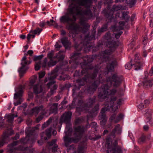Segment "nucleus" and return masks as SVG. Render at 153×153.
Instances as JSON below:
<instances>
[{
	"mask_svg": "<svg viewBox=\"0 0 153 153\" xmlns=\"http://www.w3.org/2000/svg\"><path fill=\"white\" fill-rule=\"evenodd\" d=\"M55 57L58 59V61H62L64 59V56L62 54L60 55L59 56L57 55L55 56Z\"/></svg>",
	"mask_w": 153,
	"mask_h": 153,
	"instance_id": "nucleus-57",
	"label": "nucleus"
},
{
	"mask_svg": "<svg viewBox=\"0 0 153 153\" xmlns=\"http://www.w3.org/2000/svg\"><path fill=\"white\" fill-rule=\"evenodd\" d=\"M40 62H39L35 65V69L36 71H37L40 69L41 67L40 66Z\"/></svg>",
	"mask_w": 153,
	"mask_h": 153,
	"instance_id": "nucleus-59",
	"label": "nucleus"
},
{
	"mask_svg": "<svg viewBox=\"0 0 153 153\" xmlns=\"http://www.w3.org/2000/svg\"><path fill=\"white\" fill-rule=\"evenodd\" d=\"M97 25H94L93 27V29L90 34H89L85 36L84 41L78 45L75 44V47L77 49L81 51L83 48H85L88 46L90 41L92 39H95L96 33V28Z\"/></svg>",
	"mask_w": 153,
	"mask_h": 153,
	"instance_id": "nucleus-6",
	"label": "nucleus"
},
{
	"mask_svg": "<svg viewBox=\"0 0 153 153\" xmlns=\"http://www.w3.org/2000/svg\"><path fill=\"white\" fill-rule=\"evenodd\" d=\"M106 43V46L109 48V49L106 50L111 51V53L114 51L118 46L117 43L114 40L107 41Z\"/></svg>",
	"mask_w": 153,
	"mask_h": 153,
	"instance_id": "nucleus-19",
	"label": "nucleus"
},
{
	"mask_svg": "<svg viewBox=\"0 0 153 153\" xmlns=\"http://www.w3.org/2000/svg\"><path fill=\"white\" fill-rule=\"evenodd\" d=\"M43 57V55L42 54L38 56H35L33 57V60L36 61L41 59Z\"/></svg>",
	"mask_w": 153,
	"mask_h": 153,
	"instance_id": "nucleus-50",
	"label": "nucleus"
},
{
	"mask_svg": "<svg viewBox=\"0 0 153 153\" xmlns=\"http://www.w3.org/2000/svg\"><path fill=\"white\" fill-rule=\"evenodd\" d=\"M109 106L108 105L107 107L105 106L102 108L101 110V114H105L106 111L109 110Z\"/></svg>",
	"mask_w": 153,
	"mask_h": 153,
	"instance_id": "nucleus-49",
	"label": "nucleus"
},
{
	"mask_svg": "<svg viewBox=\"0 0 153 153\" xmlns=\"http://www.w3.org/2000/svg\"><path fill=\"white\" fill-rule=\"evenodd\" d=\"M3 117H0V127L3 126L4 125V119L2 120Z\"/></svg>",
	"mask_w": 153,
	"mask_h": 153,
	"instance_id": "nucleus-63",
	"label": "nucleus"
},
{
	"mask_svg": "<svg viewBox=\"0 0 153 153\" xmlns=\"http://www.w3.org/2000/svg\"><path fill=\"white\" fill-rule=\"evenodd\" d=\"M27 57L25 56V54H24V56L23 57L21 61V65L22 66L18 69V72L21 77L24 76L26 71L29 68V67L27 66L30 64L32 61L31 60H27Z\"/></svg>",
	"mask_w": 153,
	"mask_h": 153,
	"instance_id": "nucleus-9",
	"label": "nucleus"
},
{
	"mask_svg": "<svg viewBox=\"0 0 153 153\" xmlns=\"http://www.w3.org/2000/svg\"><path fill=\"white\" fill-rule=\"evenodd\" d=\"M13 134V131L10 129L6 130L3 133L1 140L0 141V147L3 146L5 144H7L9 140V137Z\"/></svg>",
	"mask_w": 153,
	"mask_h": 153,
	"instance_id": "nucleus-12",
	"label": "nucleus"
},
{
	"mask_svg": "<svg viewBox=\"0 0 153 153\" xmlns=\"http://www.w3.org/2000/svg\"><path fill=\"white\" fill-rule=\"evenodd\" d=\"M52 128L50 127L45 131V134L47 137H45L44 139L45 140L47 139V137L48 138H50L51 136V132L52 130Z\"/></svg>",
	"mask_w": 153,
	"mask_h": 153,
	"instance_id": "nucleus-37",
	"label": "nucleus"
},
{
	"mask_svg": "<svg viewBox=\"0 0 153 153\" xmlns=\"http://www.w3.org/2000/svg\"><path fill=\"white\" fill-rule=\"evenodd\" d=\"M7 117L8 122L10 123H12L14 120V114H12L11 115H9L7 116Z\"/></svg>",
	"mask_w": 153,
	"mask_h": 153,
	"instance_id": "nucleus-45",
	"label": "nucleus"
},
{
	"mask_svg": "<svg viewBox=\"0 0 153 153\" xmlns=\"http://www.w3.org/2000/svg\"><path fill=\"white\" fill-rule=\"evenodd\" d=\"M140 151L139 147L136 146H134V147L133 153H139Z\"/></svg>",
	"mask_w": 153,
	"mask_h": 153,
	"instance_id": "nucleus-56",
	"label": "nucleus"
},
{
	"mask_svg": "<svg viewBox=\"0 0 153 153\" xmlns=\"http://www.w3.org/2000/svg\"><path fill=\"white\" fill-rule=\"evenodd\" d=\"M78 4L80 6H85L86 9L83 10L82 13L83 15L86 16L88 20L92 18L93 16V14L90 9V7L87 4H91L92 2V0H77Z\"/></svg>",
	"mask_w": 153,
	"mask_h": 153,
	"instance_id": "nucleus-8",
	"label": "nucleus"
},
{
	"mask_svg": "<svg viewBox=\"0 0 153 153\" xmlns=\"http://www.w3.org/2000/svg\"><path fill=\"white\" fill-rule=\"evenodd\" d=\"M132 60H131L130 62H129L127 64H126L125 65V68L126 69H127L128 70L130 69L131 68V67L134 65L133 64L132 65V63H131Z\"/></svg>",
	"mask_w": 153,
	"mask_h": 153,
	"instance_id": "nucleus-51",
	"label": "nucleus"
},
{
	"mask_svg": "<svg viewBox=\"0 0 153 153\" xmlns=\"http://www.w3.org/2000/svg\"><path fill=\"white\" fill-rule=\"evenodd\" d=\"M31 111L33 113H35L37 114L40 112L41 114L43 115L47 113L46 109L44 108L43 105H41L32 108Z\"/></svg>",
	"mask_w": 153,
	"mask_h": 153,
	"instance_id": "nucleus-17",
	"label": "nucleus"
},
{
	"mask_svg": "<svg viewBox=\"0 0 153 153\" xmlns=\"http://www.w3.org/2000/svg\"><path fill=\"white\" fill-rule=\"evenodd\" d=\"M60 150L58 148V146L57 144H55L52 148V152L54 153H60Z\"/></svg>",
	"mask_w": 153,
	"mask_h": 153,
	"instance_id": "nucleus-40",
	"label": "nucleus"
},
{
	"mask_svg": "<svg viewBox=\"0 0 153 153\" xmlns=\"http://www.w3.org/2000/svg\"><path fill=\"white\" fill-rule=\"evenodd\" d=\"M74 134L80 140L82 138L83 133L86 131L85 126H74Z\"/></svg>",
	"mask_w": 153,
	"mask_h": 153,
	"instance_id": "nucleus-14",
	"label": "nucleus"
},
{
	"mask_svg": "<svg viewBox=\"0 0 153 153\" xmlns=\"http://www.w3.org/2000/svg\"><path fill=\"white\" fill-rule=\"evenodd\" d=\"M109 137L106 139V146L107 153H123L122 148L118 144L117 140L111 141Z\"/></svg>",
	"mask_w": 153,
	"mask_h": 153,
	"instance_id": "nucleus-5",
	"label": "nucleus"
},
{
	"mask_svg": "<svg viewBox=\"0 0 153 153\" xmlns=\"http://www.w3.org/2000/svg\"><path fill=\"white\" fill-rule=\"evenodd\" d=\"M81 65L82 68V70L81 72L82 75H83L84 74H86L88 70L89 69V67H87V66H85V65H82L81 64Z\"/></svg>",
	"mask_w": 153,
	"mask_h": 153,
	"instance_id": "nucleus-39",
	"label": "nucleus"
},
{
	"mask_svg": "<svg viewBox=\"0 0 153 153\" xmlns=\"http://www.w3.org/2000/svg\"><path fill=\"white\" fill-rule=\"evenodd\" d=\"M57 62L56 61H53L52 59V61L50 60V61L48 63V66L50 67L51 66H54L56 65Z\"/></svg>",
	"mask_w": 153,
	"mask_h": 153,
	"instance_id": "nucleus-48",
	"label": "nucleus"
},
{
	"mask_svg": "<svg viewBox=\"0 0 153 153\" xmlns=\"http://www.w3.org/2000/svg\"><path fill=\"white\" fill-rule=\"evenodd\" d=\"M125 22L123 21H120V22L119 23V24L120 25L119 27H117L115 26H114L113 27V28L116 30H117L118 29H119V30H122L123 29V27L125 25Z\"/></svg>",
	"mask_w": 153,
	"mask_h": 153,
	"instance_id": "nucleus-34",
	"label": "nucleus"
},
{
	"mask_svg": "<svg viewBox=\"0 0 153 153\" xmlns=\"http://www.w3.org/2000/svg\"><path fill=\"white\" fill-rule=\"evenodd\" d=\"M25 85H21L19 86L18 89L19 90L17 92H16L14 94V99H17L18 98L19 99V98H21L23 92V90L25 88Z\"/></svg>",
	"mask_w": 153,
	"mask_h": 153,
	"instance_id": "nucleus-24",
	"label": "nucleus"
},
{
	"mask_svg": "<svg viewBox=\"0 0 153 153\" xmlns=\"http://www.w3.org/2000/svg\"><path fill=\"white\" fill-rule=\"evenodd\" d=\"M146 113L145 115L146 119H148L152 117V115L153 113L152 110L150 109H148L146 111Z\"/></svg>",
	"mask_w": 153,
	"mask_h": 153,
	"instance_id": "nucleus-38",
	"label": "nucleus"
},
{
	"mask_svg": "<svg viewBox=\"0 0 153 153\" xmlns=\"http://www.w3.org/2000/svg\"><path fill=\"white\" fill-rule=\"evenodd\" d=\"M147 120V122L149 124V125L151 126H153V120L152 117L148 118L146 119Z\"/></svg>",
	"mask_w": 153,
	"mask_h": 153,
	"instance_id": "nucleus-54",
	"label": "nucleus"
},
{
	"mask_svg": "<svg viewBox=\"0 0 153 153\" xmlns=\"http://www.w3.org/2000/svg\"><path fill=\"white\" fill-rule=\"evenodd\" d=\"M100 120H107L106 115L105 114H101L99 116Z\"/></svg>",
	"mask_w": 153,
	"mask_h": 153,
	"instance_id": "nucleus-58",
	"label": "nucleus"
},
{
	"mask_svg": "<svg viewBox=\"0 0 153 153\" xmlns=\"http://www.w3.org/2000/svg\"><path fill=\"white\" fill-rule=\"evenodd\" d=\"M101 120L100 122V124L102 126H104L106 124V123L107 120Z\"/></svg>",
	"mask_w": 153,
	"mask_h": 153,
	"instance_id": "nucleus-62",
	"label": "nucleus"
},
{
	"mask_svg": "<svg viewBox=\"0 0 153 153\" xmlns=\"http://www.w3.org/2000/svg\"><path fill=\"white\" fill-rule=\"evenodd\" d=\"M146 140V137L144 136H142L141 137L139 138L138 140V142L140 143H142L145 141Z\"/></svg>",
	"mask_w": 153,
	"mask_h": 153,
	"instance_id": "nucleus-52",
	"label": "nucleus"
},
{
	"mask_svg": "<svg viewBox=\"0 0 153 153\" xmlns=\"http://www.w3.org/2000/svg\"><path fill=\"white\" fill-rule=\"evenodd\" d=\"M42 29L39 28V27H37L36 29L33 31H31L30 32L34 34H37L38 35H39L40 33L42 31Z\"/></svg>",
	"mask_w": 153,
	"mask_h": 153,
	"instance_id": "nucleus-42",
	"label": "nucleus"
},
{
	"mask_svg": "<svg viewBox=\"0 0 153 153\" xmlns=\"http://www.w3.org/2000/svg\"><path fill=\"white\" fill-rule=\"evenodd\" d=\"M53 119V117H50L46 123L42 125V128L44 129L48 126L52 122V120Z\"/></svg>",
	"mask_w": 153,
	"mask_h": 153,
	"instance_id": "nucleus-36",
	"label": "nucleus"
},
{
	"mask_svg": "<svg viewBox=\"0 0 153 153\" xmlns=\"http://www.w3.org/2000/svg\"><path fill=\"white\" fill-rule=\"evenodd\" d=\"M123 80V78L121 76L118 75L117 73H115L112 75V81L114 83L113 86L114 88L118 87Z\"/></svg>",
	"mask_w": 153,
	"mask_h": 153,
	"instance_id": "nucleus-16",
	"label": "nucleus"
},
{
	"mask_svg": "<svg viewBox=\"0 0 153 153\" xmlns=\"http://www.w3.org/2000/svg\"><path fill=\"white\" fill-rule=\"evenodd\" d=\"M94 69L93 72L89 74V77L92 80H94L96 78L100 68L98 65H95L94 66H91L89 67V69Z\"/></svg>",
	"mask_w": 153,
	"mask_h": 153,
	"instance_id": "nucleus-18",
	"label": "nucleus"
},
{
	"mask_svg": "<svg viewBox=\"0 0 153 153\" xmlns=\"http://www.w3.org/2000/svg\"><path fill=\"white\" fill-rule=\"evenodd\" d=\"M123 115L122 114H120L119 115L115 118L114 122L115 123L118 122L123 117Z\"/></svg>",
	"mask_w": 153,
	"mask_h": 153,
	"instance_id": "nucleus-47",
	"label": "nucleus"
},
{
	"mask_svg": "<svg viewBox=\"0 0 153 153\" xmlns=\"http://www.w3.org/2000/svg\"><path fill=\"white\" fill-rule=\"evenodd\" d=\"M56 139H54L52 140L51 141L49 142H48V144L50 146H53V145H55V143L56 141Z\"/></svg>",
	"mask_w": 153,
	"mask_h": 153,
	"instance_id": "nucleus-55",
	"label": "nucleus"
},
{
	"mask_svg": "<svg viewBox=\"0 0 153 153\" xmlns=\"http://www.w3.org/2000/svg\"><path fill=\"white\" fill-rule=\"evenodd\" d=\"M105 81L101 74H99L98 77L97 79L95 80L94 82L90 85L88 89V91H91L93 93L97 88L100 83H103Z\"/></svg>",
	"mask_w": 153,
	"mask_h": 153,
	"instance_id": "nucleus-11",
	"label": "nucleus"
},
{
	"mask_svg": "<svg viewBox=\"0 0 153 153\" xmlns=\"http://www.w3.org/2000/svg\"><path fill=\"white\" fill-rule=\"evenodd\" d=\"M22 98H19L18 100L16 102L14 103V105L15 106H17L20 104L22 102Z\"/></svg>",
	"mask_w": 153,
	"mask_h": 153,
	"instance_id": "nucleus-53",
	"label": "nucleus"
},
{
	"mask_svg": "<svg viewBox=\"0 0 153 153\" xmlns=\"http://www.w3.org/2000/svg\"><path fill=\"white\" fill-rule=\"evenodd\" d=\"M53 51H51V52L48 53L47 55V56L48 57L50 60L52 61V59L53 56Z\"/></svg>",
	"mask_w": 153,
	"mask_h": 153,
	"instance_id": "nucleus-60",
	"label": "nucleus"
},
{
	"mask_svg": "<svg viewBox=\"0 0 153 153\" xmlns=\"http://www.w3.org/2000/svg\"><path fill=\"white\" fill-rule=\"evenodd\" d=\"M70 129L68 130V131L66 132V135L64 137V140L65 142V146L67 147L68 151V152L70 150L72 147V145L69 146V144L72 142H74V143H76L79 140L76 136H75L74 138V137H70L68 136L71 135L72 131H71L69 132Z\"/></svg>",
	"mask_w": 153,
	"mask_h": 153,
	"instance_id": "nucleus-10",
	"label": "nucleus"
},
{
	"mask_svg": "<svg viewBox=\"0 0 153 153\" xmlns=\"http://www.w3.org/2000/svg\"><path fill=\"white\" fill-rule=\"evenodd\" d=\"M129 13V12L128 11L122 12L121 18L122 19H124L126 22H128L130 19Z\"/></svg>",
	"mask_w": 153,
	"mask_h": 153,
	"instance_id": "nucleus-33",
	"label": "nucleus"
},
{
	"mask_svg": "<svg viewBox=\"0 0 153 153\" xmlns=\"http://www.w3.org/2000/svg\"><path fill=\"white\" fill-rule=\"evenodd\" d=\"M80 53L78 52L74 53L71 55L70 58L72 59L73 62L77 63L79 62L77 61L80 58Z\"/></svg>",
	"mask_w": 153,
	"mask_h": 153,
	"instance_id": "nucleus-31",
	"label": "nucleus"
},
{
	"mask_svg": "<svg viewBox=\"0 0 153 153\" xmlns=\"http://www.w3.org/2000/svg\"><path fill=\"white\" fill-rule=\"evenodd\" d=\"M61 42L65 47V49H70L71 47V42L66 37H64L62 38L61 39Z\"/></svg>",
	"mask_w": 153,
	"mask_h": 153,
	"instance_id": "nucleus-26",
	"label": "nucleus"
},
{
	"mask_svg": "<svg viewBox=\"0 0 153 153\" xmlns=\"http://www.w3.org/2000/svg\"><path fill=\"white\" fill-rule=\"evenodd\" d=\"M81 8V7L77 5L76 4L72 2L69 6V8H68V11L70 14L73 15L75 13L74 10L75 9L77 15H83L82 13L83 10L80 9Z\"/></svg>",
	"mask_w": 153,
	"mask_h": 153,
	"instance_id": "nucleus-13",
	"label": "nucleus"
},
{
	"mask_svg": "<svg viewBox=\"0 0 153 153\" xmlns=\"http://www.w3.org/2000/svg\"><path fill=\"white\" fill-rule=\"evenodd\" d=\"M151 51V49H149L147 50L143 49L142 53V56L144 57H146L147 55V54Z\"/></svg>",
	"mask_w": 153,
	"mask_h": 153,
	"instance_id": "nucleus-46",
	"label": "nucleus"
},
{
	"mask_svg": "<svg viewBox=\"0 0 153 153\" xmlns=\"http://www.w3.org/2000/svg\"><path fill=\"white\" fill-rule=\"evenodd\" d=\"M137 39V36L136 35H134L133 36L132 39L131 40V42L129 45L131 47V48H132L134 46V42Z\"/></svg>",
	"mask_w": 153,
	"mask_h": 153,
	"instance_id": "nucleus-44",
	"label": "nucleus"
},
{
	"mask_svg": "<svg viewBox=\"0 0 153 153\" xmlns=\"http://www.w3.org/2000/svg\"><path fill=\"white\" fill-rule=\"evenodd\" d=\"M33 90L35 94H37L42 92L43 89L41 85L37 84L33 86Z\"/></svg>",
	"mask_w": 153,
	"mask_h": 153,
	"instance_id": "nucleus-29",
	"label": "nucleus"
},
{
	"mask_svg": "<svg viewBox=\"0 0 153 153\" xmlns=\"http://www.w3.org/2000/svg\"><path fill=\"white\" fill-rule=\"evenodd\" d=\"M111 51L110 50L106 49L102 52L100 58H101V60H102L103 62L109 59L108 55L112 53Z\"/></svg>",
	"mask_w": 153,
	"mask_h": 153,
	"instance_id": "nucleus-25",
	"label": "nucleus"
},
{
	"mask_svg": "<svg viewBox=\"0 0 153 153\" xmlns=\"http://www.w3.org/2000/svg\"><path fill=\"white\" fill-rule=\"evenodd\" d=\"M117 90L115 89H109V87L107 84L102 85L99 88L98 97L100 101H103L108 98V95H114Z\"/></svg>",
	"mask_w": 153,
	"mask_h": 153,
	"instance_id": "nucleus-4",
	"label": "nucleus"
},
{
	"mask_svg": "<svg viewBox=\"0 0 153 153\" xmlns=\"http://www.w3.org/2000/svg\"><path fill=\"white\" fill-rule=\"evenodd\" d=\"M102 45V44H98V45L96 46L95 48H94L93 49V52H95L96 51H97L99 49V48L100 46V45Z\"/></svg>",
	"mask_w": 153,
	"mask_h": 153,
	"instance_id": "nucleus-61",
	"label": "nucleus"
},
{
	"mask_svg": "<svg viewBox=\"0 0 153 153\" xmlns=\"http://www.w3.org/2000/svg\"><path fill=\"white\" fill-rule=\"evenodd\" d=\"M76 20V17L75 15H72V18H71L69 16L65 15L61 16L60 19L61 23H66L69 25L67 28L68 30H76L79 28V25L75 22Z\"/></svg>",
	"mask_w": 153,
	"mask_h": 153,
	"instance_id": "nucleus-3",
	"label": "nucleus"
},
{
	"mask_svg": "<svg viewBox=\"0 0 153 153\" xmlns=\"http://www.w3.org/2000/svg\"><path fill=\"white\" fill-rule=\"evenodd\" d=\"M72 113L70 111L65 112L61 116L60 119L59 123H64L66 124L70 123Z\"/></svg>",
	"mask_w": 153,
	"mask_h": 153,
	"instance_id": "nucleus-15",
	"label": "nucleus"
},
{
	"mask_svg": "<svg viewBox=\"0 0 153 153\" xmlns=\"http://www.w3.org/2000/svg\"><path fill=\"white\" fill-rule=\"evenodd\" d=\"M123 32L122 31H120L118 33H116L115 35V37L117 39H118L120 35L122 34Z\"/></svg>",
	"mask_w": 153,
	"mask_h": 153,
	"instance_id": "nucleus-64",
	"label": "nucleus"
},
{
	"mask_svg": "<svg viewBox=\"0 0 153 153\" xmlns=\"http://www.w3.org/2000/svg\"><path fill=\"white\" fill-rule=\"evenodd\" d=\"M84 122V120L82 118H78L75 119L74 121L75 125H77L78 124H81Z\"/></svg>",
	"mask_w": 153,
	"mask_h": 153,
	"instance_id": "nucleus-41",
	"label": "nucleus"
},
{
	"mask_svg": "<svg viewBox=\"0 0 153 153\" xmlns=\"http://www.w3.org/2000/svg\"><path fill=\"white\" fill-rule=\"evenodd\" d=\"M110 8L109 6L108 5L107 10L105 9L103 10L104 15L108 19L106 20L108 23L111 22L114 19L113 15L115 11L123 9V6L120 5L114 4L113 6L111 9H110Z\"/></svg>",
	"mask_w": 153,
	"mask_h": 153,
	"instance_id": "nucleus-7",
	"label": "nucleus"
},
{
	"mask_svg": "<svg viewBox=\"0 0 153 153\" xmlns=\"http://www.w3.org/2000/svg\"><path fill=\"white\" fill-rule=\"evenodd\" d=\"M89 77V76L85 75V76L82 78V79H77L76 82L79 83V86L76 88V89L79 90L81 86H83L85 85L84 82H86V80Z\"/></svg>",
	"mask_w": 153,
	"mask_h": 153,
	"instance_id": "nucleus-27",
	"label": "nucleus"
},
{
	"mask_svg": "<svg viewBox=\"0 0 153 153\" xmlns=\"http://www.w3.org/2000/svg\"><path fill=\"white\" fill-rule=\"evenodd\" d=\"M125 3L131 7H132L135 4V1L134 0H125Z\"/></svg>",
	"mask_w": 153,
	"mask_h": 153,
	"instance_id": "nucleus-43",
	"label": "nucleus"
},
{
	"mask_svg": "<svg viewBox=\"0 0 153 153\" xmlns=\"http://www.w3.org/2000/svg\"><path fill=\"white\" fill-rule=\"evenodd\" d=\"M35 134V131L34 130H30L27 134V136L28 138L27 139V137L26 138V141L27 143H34L36 140L35 136L34 135Z\"/></svg>",
	"mask_w": 153,
	"mask_h": 153,
	"instance_id": "nucleus-20",
	"label": "nucleus"
},
{
	"mask_svg": "<svg viewBox=\"0 0 153 153\" xmlns=\"http://www.w3.org/2000/svg\"><path fill=\"white\" fill-rule=\"evenodd\" d=\"M97 96H94L92 97H90L85 101L79 100L78 101V107L76 108V110L78 112L82 111L84 110L88 111L89 108H91L95 103Z\"/></svg>",
	"mask_w": 153,
	"mask_h": 153,
	"instance_id": "nucleus-2",
	"label": "nucleus"
},
{
	"mask_svg": "<svg viewBox=\"0 0 153 153\" xmlns=\"http://www.w3.org/2000/svg\"><path fill=\"white\" fill-rule=\"evenodd\" d=\"M58 105L57 103H54L51 107L50 108V111L52 113H56L57 112L58 109Z\"/></svg>",
	"mask_w": 153,
	"mask_h": 153,
	"instance_id": "nucleus-35",
	"label": "nucleus"
},
{
	"mask_svg": "<svg viewBox=\"0 0 153 153\" xmlns=\"http://www.w3.org/2000/svg\"><path fill=\"white\" fill-rule=\"evenodd\" d=\"M116 132L119 134H120L121 133V128L120 127V126L119 124H117L115 126L114 128L111 132L110 135L114 136Z\"/></svg>",
	"mask_w": 153,
	"mask_h": 153,
	"instance_id": "nucleus-32",
	"label": "nucleus"
},
{
	"mask_svg": "<svg viewBox=\"0 0 153 153\" xmlns=\"http://www.w3.org/2000/svg\"><path fill=\"white\" fill-rule=\"evenodd\" d=\"M99 106L100 105L99 103H97L94 105L91 111L89 112L90 116L93 117L96 115L98 113V111L99 110Z\"/></svg>",
	"mask_w": 153,
	"mask_h": 153,
	"instance_id": "nucleus-28",
	"label": "nucleus"
},
{
	"mask_svg": "<svg viewBox=\"0 0 153 153\" xmlns=\"http://www.w3.org/2000/svg\"><path fill=\"white\" fill-rule=\"evenodd\" d=\"M134 60L135 63L133 64V65L134 66L135 70L138 71L143 66L144 63L140 61L138 54H136L135 55Z\"/></svg>",
	"mask_w": 153,
	"mask_h": 153,
	"instance_id": "nucleus-21",
	"label": "nucleus"
},
{
	"mask_svg": "<svg viewBox=\"0 0 153 153\" xmlns=\"http://www.w3.org/2000/svg\"><path fill=\"white\" fill-rule=\"evenodd\" d=\"M83 62H82L80 64L82 65H85V66H87L88 64L91 62L94 59L93 56H83Z\"/></svg>",
	"mask_w": 153,
	"mask_h": 153,
	"instance_id": "nucleus-23",
	"label": "nucleus"
},
{
	"mask_svg": "<svg viewBox=\"0 0 153 153\" xmlns=\"http://www.w3.org/2000/svg\"><path fill=\"white\" fill-rule=\"evenodd\" d=\"M26 138H22L19 140L13 141L12 143L8 145L9 148L8 151L10 153H33L34 149H30L29 147H24L22 146H19L17 147H14L17 145L19 142L24 143H26Z\"/></svg>",
	"mask_w": 153,
	"mask_h": 153,
	"instance_id": "nucleus-1",
	"label": "nucleus"
},
{
	"mask_svg": "<svg viewBox=\"0 0 153 153\" xmlns=\"http://www.w3.org/2000/svg\"><path fill=\"white\" fill-rule=\"evenodd\" d=\"M117 65L118 62L117 60L114 59L107 64L106 68L109 72H112L114 71L115 67Z\"/></svg>",
	"mask_w": 153,
	"mask_h": 153,
	"instance_id": "nucleus-22",
	"label": "nucleus"
},
{
	"mask_svg": "<svg viewBox=\"0 0 153 153\" xmlns=\"http://www.w3.org/2000/svg\"><path fill=\"white\" fill-rule=\"evenodd\" d=\"M86 148V144L84 142H81L78 146L77 149V153H84L85 150Z\"/></svg>",
	"mask_w": 153,
	"mask_h": 153,
	"instance_id": "nucleus-30",
	"label": "nucleus"
}]
</instances>
